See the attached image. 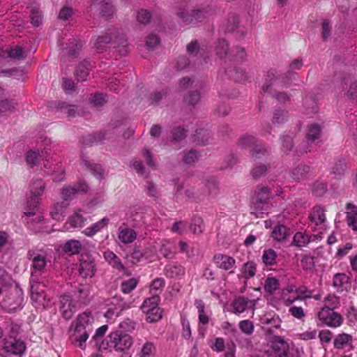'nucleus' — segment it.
Listing matches in <instances>:
<instances>
[{"label":"nucleus","instance_id":"nucleus-32","mask_svg":"<svg viewBox=\"0 0 357 357\" xmlns=\"http://www.w3.org/2000/svg\"><path fill=\"white\" fill-rule=\"evenodd\" d=\"M43 155V151L40 153L38 150L30 149L25 155L26 164L31 168L37 166L41 160Z\"/></svg>","mask_w":357,"mask_h":357},{"label":"nucleus","instance_id":"nucleus-31","mask_svg":"<svg viewBox=\"0 0 357 357\" xmlns=\"http://www.w3.org/2000/svg\"><path fill=\"white\" fill-rule=\"evenodd\" d=\"M281 298L287 306H289L295 301L300 300L297 294H296L295 286L294 285H289L284 288L282 291Z\"/></svg>","mask_w":357,"mask_h":357},{"label":"nucleus","instance_id":"nucleus-50","mask_svg":"<svg viewBox=\"0 0 357 357\" xmlns=\"http://www.w3.org/2000/svg\"><path fill=\"white\" fill-rule=\"evenodd\" d=\"M46 174H52L53 176V181L54 182H60L65 179L66 173L64 169L62 168L60 163L54 165V168L52 172H45Z\"/></svg>","mask_w":357,"mask_h":357},{"label":"nucleus","instance_id":"nucleus-8","mask_svg":"<svg viewBox=\"0 0 357 357\" xmlns=\"http://www.w3.org/2000/svg\"><path fill=\"white\" fill-rule=\"evenodd\" d=\"M238 146L241 149H252V158L257 159H266L268 156V151L265 145L261 142H259L255 136L245 134L241 137L238 141Z\"/></svg>","mask_w":357,"mask_h":357},{"label":"nucleus","instance_id":"nucleus-10","mask_svg":"<svg viewBox=\"0 0 357 357\" xmlns=\"http://www.w3.org/2000/svg\"><path fill=\"white\" fill-rule=\"evenodd\" d=\"M215 51L220 59H228L229 61L234 59L235 61L240 62L246 56L245 50L241 47H236L235 50L228 52V44L225 40L218 41Z\"/></svg>","mask_w":357,"mask_h":357},{"label":"nucleus","instance_id":"nucleus-15","mask_svg":"<svg viewBox=\"0 0 357 357\" xmlns=\"http://www.w3.org/2000/svg\"><path fill=\"white\" fill-rule=\"evenodd\" d=\"M40 284L37 281H31V297L38 309H45L50 305V300L47 298V294L43 289L40 288Z\"/></svg>","mask_w":357,"mask_h":357},{"label":"nucleus","instance_id":"nucleus-14","mask_svg":"<svg viewBox=\"0 0 357 357\" xmlns=\"http://www.w3.org/2000/svg\"><path fill=\"white\" fill-rule=\"evenodd\" d=\"M60 311L65 319H70L79 307L73 298L72 293L66 292L60 296Z\"/></svg>","mask_w":357,"mask_h":357},{"label":"nucleus","instance_id":"nucleus-49","mask_svg":"<svg viewBox=\"0 0 357 357\" xmlns=\"http://www.w3.org/2000/svg\"><path fill=\"white\" fill-rule=\"evenodd\" d=\"M82 163L91 172V173L97 178H102L103 175V169L100 165L93 164L90 161L84 158H82Z\"/></svg>","mask_w":357,"mask_h":357},{"label":"nucleus","instance_id":"nucleus-4","mask_svg":"<svg viewBox=\"0 0 357 357\" xmlns=\"http://www.w3.org/2000/svg\"><path fill=\"white\" fill-rule=\"evenodd\" d=\"M276 74L277 72L274 69H271L267 72L265 77L266 83L262 86L261 91L264 93H271L272 96L278 101L284 103L290 100V97L286 93L273 91L271 88L273 86H279L280 84L287 86L283 76Z\"/></svg>","mask_w":357,"mask_h":357},{"label":"nucleus","instance_id":"nucleus-47","mask_svg":"<svg viewBox=\"0 0 357 357\" xmlns=\"http://www.w3.org/2000/svg\"><path fill=\"white\" fill-rule=\"evenodd\" d=\"M289 118L288 111L278 107L273 112L272 122L274 124H282L287 121Z\"/></svg>","mask_w":357,"mask_h":357},{"label":"nucleus","instance_id":"nucleus-18","mask_svg":"<svg viewBox=\"0 0 357 357\" xmlns=\"http://www.w3.org/2000/svg\"><path fill=\"white\" fill-rule=\"evenodd\" d=\"M3 349L14 355H21L26 350V344L24 341L10 335L3 340Z\"/></svg>","mask_w":357,"mask_h":357},{"label":"nucleus","instance_id":"nucleus-28","mask_svg":"<svg viewBox=\"0 0 357 357\" xmlns=\"http://www.w3.org/2000/svg\"><path fill=\"white\" fill-rule=\"evenodd\" d=\"M132 79V74L129 75L123 76L121 74L112 79L108 84V88L110 91L118 93L121 91V88L123 87L126 84Z\"/></svg>","mask_w":357,"mask_h":357},{"label":"nucleus","instance_id":"nucleus-48","mask_svg":"<svg viewBox=\"0 0 357 357\" xmlns=\"http://www.w3.org/2000/svg\"><path fill=\"white\" fill-rule=\"evenodd\" d=\"M210 135L207 130L197 129L194 135V142L198 145L204 146L208 144Z\"/></svg>","mask_w":357,"mask_h":357},{"label":"nucleus","instance_id":"nucleus-22","mask_svg":"<svg viewBox=\"0 0 357 357\" xmlns=\"http://www.w3.org/2000/svg\"><path fill=\"white\" fill-rule=\"evenodd\" d=\"M255 301H250L244 296H239L234 300L231 304V312L238 314L250 308L254 310Z\"/></svg>","mask_w":357,"mask_h":357},{"label":"nucleus","instance_id":"nucleus-1","mask_svg":"<svg viewBox=\"0 0 357 357\" xmlns=\"http://www.w3.org/2000/svg\"><path fill=\"white\" fill-rule=\"evenodd\" d=\"M45 184L43 179H33L29 184L30 196L27 199L26 211L24 213L26 216L36 215L30 227L35 232L44 231L45 223L43 216L36 214L40 204V197L43 194Z\"/></svg>","mask_w":357,"mask_h":357},{"label":"nucleus","instance_id":"nucleus-7","mask_svg":"<svg viewBox=\"0 0 357 357\" xmlns=\"http://www.w3.org/2000/svg\"><path fill=\"white\" fill-rule=\"evenodd\" d=\"M271 190L266 186H259L255 192L253 197V206L252 213H254L257 218H262L263 215L268 213V201L271 198Z\"/></svg>","mask_w":357,"mask_h":357},{"label":"nucleus","instance_id":"nucleus-54","mask_svg":"<svg viewBox=\"0 0 357 357\" xmlns=\"http://www.w3.org/2000/svg\"><path fill=\"white\" fill-rule=\"evenodd\" d=\"M340 305V298L335 294H328L324 299V306L322 308H328L334 310Z\"/></svg>","mask_w":357,"mask_h":357},{"label":"nucleus","instance_id":"nucleus-13","mask_svg":"<svg viewBox=\"0 0 357 357\" xmlns=\"http://www.w3.org/2000/svg\"><path fill=\"white\" fill-rule=\"evenodd\" d=\"M271 349L261 356H252L251 357H284L289 351V344L280 336L275 335L271 340Z\"/></svg>","mask_w":357,"mask_h":357},{"label":"nucleus","instance_id":"nucleus-9","mask_svg":"<svg viewBox=\"0 0 357 357\" xmlns=\"http://www.w3.org/2000/svg\"><path fill=\"white\" fill-rule=\"evenodd\" d=\"M27 256L32 262L31 281L33 282L39 275L45 272L48 259L46 252L43 250H30Z\"/></svg>","mask_w":357,"mask_h":357},{"label":"nucleus","instance_id":"nucleus-24","mask_svg":"<svg viewBox=\"0 0 357 357\" xmlns=\"http://www.w3.org/2000/svg\"><path fill=\"white\" fill-rule=\"evenodd\" d=\"M137 234L136 231L126 227V225H121L118 229V239L120 243L128 245L133 243L137 238Z\"/></svg>","mask_w":357,"mask_h":357},{"label":"nucleus","instance_id":"nucleus-26","mask_svg":"<svg viewBox=\"0 0 357 357\" xmlns=\"http://www.w3.org/2000/svg\"><path fill=\"white\" fill-rule=\"evenodd\" d=\"M346 220L347 225L354 231H357V206L352 203L346 205Z\"/></svg>","mask_w":357,"mask_h":357},{"label":"nucleus","instance_id":"nucleus-39","mask_svg":"<svg viewBox=\"0 0 357 357\" xmlns=\"http://www.w3.org/2000/svg\"><path fill=\"white\" fill-rule=\"evenodd\" d=\"M321 133V126L317 123H312L309 125L307 133H306V137L307 139V142H313L316 139H317L320 135Z\"/></svg>","mask_w":357,"mask_h":357},{"label":"nucleus","instance_id":"nucleus-30","mask_svg":"<svg viewBox=\"0 0 357 357\" xmlns=\"http://www.w3.org/2000/svg\"><path fill=\"white\" fill-rule=\"evenodd\" d=\"M333 284L337 291L347 290L349 287V277L345 273H337L333 278Z\"/></svg>","mask_w":357,"mask_h":357},{"label":"nucleus","instance_id":"nucleus-38","mask_svg":"<svg viewBox=\"0 0 357 357\" xmlns=\"http://www.w3.org/2000/svg\"><path fill=\"white\" fill-rule=\"evenodd\" d=\"M260 321L264 325L270 326L275 328H278L281 323L279 317L272 313H266L263 315L260 319Z\"/></svg>","mask_w":357,"mask_h":357},{"label":"nucleus","instance_id":"nucleus-59","mask_svg":"<svg viewBox=\"0 0 357 357\" xmlns=\"http://www.w3.org/2000/svg\"><path fill=\"white\" fill-rule=\"evenodd\" d=\"M293 133L284 135L282 138V149L284 153H288L293 147Z\"/></svg>","mask_w":357,"mask_h":357},{"label":"nucleus","instance_id":"nucleus-20","mask_svg":"<svg viewBox=\"0 0 357 357\" xmlns=\"http://www.w3.org/2000/svg\"><path fill=\"white\" fill-rule=\"evenodd\" d=\"M213 261L219 268L229 271L230 273H234L236 267V260L227 255L217 254L214 256Z\"/></svg>","mask_w":357,"mask_h":357},{"label":"nucleus","instance_id":"nucleus-61","mask_svg":"<svg viewBox=\"0 0 357 357\" xmlns=\"http://www.w3.org/2000/svg\"><path fill=\"white\" fill-rule=\"evenodd\" d=\"M296 294H297V296L299 298L300 301L310 298L312 297V291L310 290L305 286H300L296 287L295 286Z\"/></svg>","mask_w":357,"mask_h":357},{"label":"nucleus","instance_id":"nucleus-2","mask_svg":"<svg viewBox=\"0 0 357 357\" xmlns=\"http://www.w3.org/2000/svg\"><path fill=\"white\" fill-rule=\"evenodd\" d=\"M93 317L89 312L79 314L69 328L70 340L74 346L84 350L86 342L93 331Z\"/></svg>","mask_w":357,"mask_h":357},{"label":"nucleus","instance_id":"nucleus-62","mask_svg":"<svg viewBox=\"0 0 357 357\" xmlns=\"http://www.w3.org/2000/svg\"><path fill=\"white\" fill-rule=\"evenodd\" d=\"M151 18V13L146 9H141L137 15V20L142 24H147Z\"/></svg>","mask_w":357,"mask_h":357},{"label":"nucleus","instance_id":"nucleus-63","mask_svg":"<svg viewBox=\"0 0 357 357\" xmlns=\"http://www.w3.org/2000/svg\"><path fill=\"white\" fill-rule=\"evenodd\" d=\"M75 74L79 81H85L89 76V68L84 63L79 64L75 70Z\"/></svg>","mask_w":357,"mask_h":357},{"label":"nucleus","instance_id":"nucleus-64","mask_svg":"<svg viewBox=\"0 0 357 357\" xmlns=\"http://www.w3.org/2000/svg\"><path fill=\"white\" fill-rule=\"evenodd\" d=\"M239 328L245 334L250 335L254 331V325L250 320H243L239 322Z\"/></svg>","mask_w":357,"mask_h":357},{"label":"nucleus","instance_id":"nucleus-58","mask_svg":"<svg viewBox=\"0 0 357 357\" xmlns=\"http://www.w3.org/2000/svg\"><path fill=\"white\" fill-rule=\"evenodd\" d=\"M351 340V336L346 334L342 333L340 335H338L335 340H334V346L337 349L343 348L344 345L348 344Z\"/></svg>","mask_w":357,"mask_h":357},{"label":"nucleus","instance_id":"nucleus-35","mask_svg":"<svg viewBox=\"0 0 357 357\" xmlns=\"http://www.w3.org/2000/svg\"><path fill=\"white\" fill-rule=\"evenodd\" d=\"M257 272V265L254 261H248L245 263L241 269L239 278L248 280L253 278Z\"/></svg>","mask_w":357,"mask_h":357},{"label":"nucleus","instance_id":"nucleus-55","mask_svg":"<svg viewBox=\"0 0 357 357\" xmlns=\"http://www.w3.org/2000/svg\"><path fill=\"white\" fill-rule=\"evenodd\" d=\"M279 281L275 278H267L264 283V290L266 292L273 294L278 289Z\"/></svg>","mask_w":357,"mask_h":357},{"label":"nucleus","instance_id":"nucleus-56","mask_svg":"<svg viewBox=\"0 0 357 357\" xmlns=\"http://www.w3.org/2000/svg\"><path fill=\"white\" fill-rule=\"evenodd\" d=\"M276 257V252L272 249H268L264 251L262 261L266 265L271 266L275 263Z\"/></svg>","mask_w":357,"mask_h":357},{"label":"nucleus","instance_id":"nucleus-34","mask_svg":"<svg viewBox=\"0 0 357 357\" xmlns=\"http://www.w3.org/2000/svg\"><path fill=\"white\" fill-rule=\"evenodd\" d=\"M165 275L167 278H176L184 275L185 269L179 264H168L165 267Z\"/></svg>","mask_w":357,"mask_h":357},{"label":"nucleus","instance_id":"nucleus-25","mask_svg":"<svg viewBox=\"0 0 357 357\" xmlns=\"http://www.w3.org/2000/svg\"><path fill=\"white\" fill-rule=\"evenodd\" d=\"M109 218L107 217H104L99 221L86 227L84 230H83L82 233L88 237H93L97 233L101 231L104 228H106L109 225Z\"/></svg>","mask_w":357,"mask_h":357},{"label":"nucleus","instance_id":"nucleus-3","mask_svg":"<svg viewBox=\"0 0 357 357\" xmlns=\"http://www.w3.org/2000/svg\"><path fill=\"white\" fill-rule=\"evenodd\" d=\"M112 47L113 48L122 47V50H119L121 55H126L128 52L127 40L124 35L114 27L109 28L105 36H98L93 45V47L98 53H101L107 48Z\"/></svg>","mask_w":357,"mask_h":357},{"label":"nucleus","instance_id":"nucleus-5","mask_svg":"<svg viewBox=\"0 0 357 357\" xmlns=\"http://www.w3.org/2000/svg\"><path fill=\"white\" fill-rule=\"evenodd\" d=\"M133 344L132 337L121 331H115L107 337L106 343L102 342L100 349H114L116 351H124L130 348Z\"/></svg>","mask_w":357,"mask_h":357},{"label":"nucleus","instance_id":"nucleus-42","mask_svg":"<svg viewBox=\"0 0 357 357\" xmlns=\"http://www.w3.org/2000/svg\"><path fill=\"white\" fill-rule=\"evenodd\" d=\"M310 172V167L306 165H299L291 172V177L294 180H300L305 177Z\"/></svg>","mask_w":357,"mask_h":357},{"label":"nucleus","instance_id":"nucleus-12","mask_svg":"<svg viewBox=\"0 0 357 357\" xmlns=\"http://www.w3.org/2000/svg\"><path fill=\"white\" fill-rule=\"evenodd\" d=\"M308 223L313 230L326 231L328 222L324 208L319 205L314 206L308 215Z\"/></svg>","mask_w":357,"mask_h":357},{"label":"nucleus","instance_id":"nucleus-46","mask_svg":"<svg viewBox=\"0 0 357 357\" xmlns=\"http://www.w3.org/2000/svg\"><path fill=\"white\" fill-rule=\"evenodd\" d=\"M309 234L306 232L298 231L294 236V244L298 248L307 246L310 243Z\"/></svg>","mask_w":357,"mask_h":357},{"label":"nucleus","instance_id":"nucleus-57","mask_svg":"<svg viewBox=\"0 0 357 357\" xmlns=\"http://www.w3.org/2000/svg\"><path fill=\"white\" fill-rule=\"evenodd\" d=\"M8 55L13 59H23L26 57L23 48L18 45L11 47L8 52Z\"/></svg>","mask_w":357,"mask_h":357},{"label":"nucleus","instance_id":"nucleus-53","mask_svg":"<svg viewBox=\"0 0 357 357\" xmlns=\"http://www.w3.org/2000/svg\"><path fill=\"white\" fill-rule=\"evenodd\" d=\"M138 282L139 280L135 278L124 280L121 284V291L124 294H129L136 288Z\"/></svg>","mask_w":357,"mask_h":357},{"label":"nucleus","instance_id":"nucleus-36","mask_svg":"<svg viewBox=\"0 0 357 357\" xmlns=\"http://www.w3.org/2000/svg\"><path fill=\"white\" fill-rule=\"evenodd\" d=\"M176 247L174 241L169 239H162L160 242V253L165 257H169L175 253Z\"/></svg>","mask_w":357,"mask_h":357},{"label":"nucleus","instance_id":"nucleus-51","mask_svg":"<svg viewBox=\"0 0 357 357\" xmlns=\"http://www.w3.org/2000/svg\"><path fill=\"white\" fill-rule=\"evenodd\" d=\"M100 10L101 15L105 19L112 17L115 12L114 6L110 2L105 1V0L101 1Z\"/></svg>","mask_w":357,"mask_h":357},{"label":"nucleus","instance_id":"nucleus-45","mask_svg":"<svg viewBox=\"0 0 357 357\" xmlns=\"http://www.w3.org/2000/svg\"><path fill=\"white\" fill-rule=\"evenodd\" d=\"M289 236L287 227L283 225H278L275 227L272 231V237L277 241H283Z\"/></svg>","mask_w":357,"mask_h":357},{"label":"nucleus","instance_id":"nucleus-60","mask_svg":"<svg viewBox=\"0 0 357 357\" xmlns=\"http://www.w3.org/2000/svg\"><path fill=\"white\" fill-rule=\"evenodd\" d=\"M303 66V61L301 59H296L291 61L289 66V70L286 73L285 77H283L284 79L287 81L291 79L294 76L292 73L293 70H299Z\"/></svg>","mask_w":357,"mask_h":357},{"label":"nucleus","instance_id":"nucleus-40","mask_svg":"<svg viewBox=\"0 0 357 357\" xmlns=\"http://www.w3.org/2000/svg\"><path fill=\"white\" fill-rule=\"evenodd\" d=\"M165 285V281L162 278H157L154 279L150 284V293L151 296H159L160 294L162 291Z\"/></svg>","mask_w":357,"mask_h":357},{"label":"nucleus","instance_id":"nucleus-23","mask_svg":"<svg viewBox=\"0 0 357 357\" xmlns=\"http://www.w3.org/2000/svg\"><path fill=\"white\" fill-rule=\"evenodd\" d=\"M238 17L235 15H231L228 19L222 23L221 29L225 32L236 31V34L240 37H243L245 34L243 27L238 26Z\"/></svg>","mask_w":357,"mask_h":357},{"label":"nucleus","instance_id":"nucleus-21","mask_svg":"<svg viewBox=\"0 0 357 357\" xmlns=\"http://www.w3.org/2000/svg\"><path fill=\"white\" fill-rule=\"evenodd\" d=\"M70 292L72 293L73 298L75 301H76L79 307H81L82 305H86L90 301L89 287L86 285H79L76 289Z\"/></svg>","mask_w":357,"mask_h":357},{"label":"nucleus","instance_id":"nucleus-44","mask_svg":"<svg viewBox=\"0 0 357 357\" xmlns=\"http://www.w3.org/2000/svg\"><path fill=\"white\" fill-rule=\"evenodd\" d=\"M106 139V134L105 132H96L93 135H88L83 137L82 144L85 146H91L94 143L100 142Z\"/></svg>","mask_w":357,"mask_h":357},{"label":"nucleus","instance_id":"nucleus-52","mask_svg":"<svg viewBox=\"0 0 357 357\" xmlns=\"http://www.w3.org/2000/svg\"><path fill=\"white\" fill-rule=\"evenodd\" d=\"M156 350L155 345L153 342L147 341L146 342L141 349L139 357H152Z\"/></svg>","mask_w":357,"mask_h":357},{"label":"nucleus","instance_id":"nucleus-37","mask_svg":"<svg viewBox=\"0 0 357 357\" xmlns=\"http://www.w3.org/2000/svg\"><path fill=\"white\" fill-rule=\"evenodd\" d=\"M195 305L198 311L199 324L206 325L209 321V316L205 310V304L202 300H196Z\"/></svg>","mask_w":357,"mask_h":357},{"label":"nucleus","instance_id":"nucleus-19","mask_svg":"<svg viewBox=\"0 0 357 357\" xmlns=\"http://www.w3.org/2000/svg\"><path fill=\"white\" fill-rule=\"evenodd\" d=\"M96 272V266L93 259L87 257L82 259L78 266V273L84 279L92 278Z\"/></svg>","mask_w":357,"mask_h":357},{"label":"nucleus","instance_id":"nucleus-16","mask_svg":"<svg viewBox=\"0 0 357 357\" xmlns=\"http://www.w3.org/2000/svg\"><path fill=\"white\" fill-rule=\"evenodd\" d=\"M318 318L322 323L330 327L336 328L342 323V316L328 308H321L318 312Z\"/></svg>","mask_w":357,"mask_h":357},{"label":"nucleus","instance_id":"nucleus-43","mask_svg":"<svg viewBox=\"0 0 357 357\" xmlns=\"http://www.w3.org/2000/svg\"><path fill=\"white\" fill-rule=\"evenodd\" d=\"M82 249V244L79 241L70 240L63 246V251L69 255L78 254Z\"/></svg>","mask_w":357,"mask_h":357},{"label":"nucleus","instance_id":"nucleus-27","mask_svg":"<svg viewBox=\"0 0 357 357\" xmlns=\"http://www.w3.org/2000/svg\"><path fill=\"white\" fill-rule=\"evenodd\" d=\"M226 75L235 82L245 83L249 79L248 74L237 67L229 68L226 70Z\"/></svg>","mask_w":357,"mask_h":357},{"label":"nucleus","instance_id":"nucleus-11","mask_svg":"<svg viewBox=\"0 0 357 357\" xmlns=\"http://www.w3.org/2000/svg\"><path fill=\"white\" fill-rule=\"evenodd\" d=\"M160 296H151L146 299L142 305V310L146 315V321L153 323L162 318L161 310L158 307Z\"/></svg>","mask_w":357,"mask_h":357},{"label":"nucleus","instance_id":"nucleus-33","mask_svg":"<svg viewBox=\"0 0 357 357\" xmlns=\"http://www.w3.org/2000/svg\"><path fill=\"white\" fill-rule=\"evenodd\" d=\"M85 220L86 218H84L79 212H76L69 218L68 222L65 225V228L66 229H70L82 227L84 225Z\"/></svg>","mask_w":357,"mask_h":357},{"label":"nucleus","instance_id":"nucleus-17","mask_svg":"<svg viewBox=\"0 0 357 357\" xmlns=\"http://www.w3.org/2000/svg\"><path fill=\"white\" fill-rule=\"evenodd\" d=\"M89 186L84 180H79L74 185H67L62 188L61 196L64 201H70L74 198L76 194L88 191Z\"/></svg>","mask_w":357,"mask_h":357},{"label":"nucleus","instance_id":"nucleus-6","mask_svg":"<svg viewBox=\"0 0 357 357\" xmlns=\"http://www.w3.org/2000/svg\"><path fill=\"white\" fill-rule=\"evenodd\" d=\"M211 8L208 5L194 9L190 13H188L184 7H180L176 15L185 24L195 25L204 21L211 15Z\"/></svg>","mask_w":357,"mask_h":357},{"label":"nucleus","instance_id":"nucleus-29","mask_svg":"<svg viewBox=\"0 0 357 357\" xmlns=\"http://www.w3.org/2000/svg\"><path fill=\"white\" fill-rule=\"evenodd\" d=\"M103 257L105 261L114 268L120 272H124L126 271V268L120 258L112 251L109 250H106L103 253Z\"/></svg>","mask_w":357,"mask_h":357},{"label":"nucleus","instance_id":"nucleus-41","mask_svg":"<svg viewBox=\"0 0 357 357\" xmlns=\"http://www.w3.org/2000/svg\"><path fill=\"white\" fill-rule=\"evenodd\" d=\"M68 204L63 202L56 203L51 211L52 218L56 220H60L65 216L66 209Z\"/></svg>","mask_w":357,"mask_h":357}]
</instances>
